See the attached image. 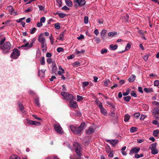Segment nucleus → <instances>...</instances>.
<instances>
[{"mask_svg":"<svg viewBox=\"0 0 159 159\" xmlns=\"http://www.w3.org/2000/svg\"><path fill=\"white\" fill-rule=\"evenodd\" d=\"M86 63V62L85 60L82 59L80 60V66L81 65H84Z\"/></svg>","mask_w":159,"mask_h":159,"instance_id":"nucleus-60","label":"nucleus"},{"mask_svg":"<svg viewBox=\"0 0 159 159\" xmlns=\"http://www.w3.org/2000/svg\"><path fill=\"white\" fill-rule=\"evenodd\" d=\"M75 100L76 97H75L69 101V105L71 107L75 108L78 106L76 102L75 101Z\"/></svg>","mask_w":159,"mask_h":159,"instance_id":"nucleus-7","label":"nucleus"},{"mask_svg":"<svg viewBox=\"0 0 159 159\" xmlns=\"http://www.w3.org/2000/svg\"><path fill=\"white\" fill-rule=\"evenodd\" d=\"M107 52V50L106 49H102L101 50V53L102 54L106 53Z\"/></svg>","mask_w":159,"mask_h":159,"instance_id":"nucleus-51","label":"nucleus"},{"mask_svg":"<svg viewBox=\"0 0 159 159\" xmlns=\"http://www.w3.org/2000/svg\"><path fill=\"white\" fill-rule=\"evenodd\" d=\"M131 95L135 97H136L137 96V95L135 92V91L134 90H133L131 91V93H130Z\"/></svg>","mask_w":159,"mask_h":159,"instance_id":"nucleus-41","label":"nucleus"},{"mask_svg":"<svg viewBox=\"0 0 159 159\" xmlns=\"http://www.w3.org/2000/svg\"><path fill=\"white\" fill-rule=\"evenodd\" d=\"M54 27L55 29L57 30H59L61 28L60 24L59 23H56L54 24Z\"/></svg>","mask_w":159,"mask_h":159,"instance_id":"nucleus-32","label":"nucleus"},{"mask_svg":"<svg viewBox=\"0 0 159 159\" xmlns=\"http://www.w3.org/2000/svg\"><path fill=\"white\" fill-rule=\"evenodd\" d=\"M19 107L20 108V110L22 111V112H24V111H23L24 109V107L23 106V105L21 104H20L19 105Z\"/></svg>","mask_w":159,"mask_h":159,"instance_id":"nucleus-43","label":"nucleus"},{"mask_svg":"<svg viewBox=\"0 0 159 159\" xmlns=\"http://www.w3.org/2000/svg\"><path fill=\"white\" fill-rule=\"evenodd\" d=\"M137 128L135 127H132L130 129V132L131 133H134L137 131Z\"/></svg>","mask_w":159,"mask_h":159,"instance_id":"nucleus-29","label":"nucleus"},{"mask_svg":"<svg viewBox=\"0 0 159 159\" xmlns=\"http://www.w3.org/2000/svg\"><path fill=\"white\" fill-rule=\"evenodd\" d=\"M89 84L88 82H84L82 83V85L84 89H85V87Z\"/></svg>","mask_w":159,"mask_h":159,"instance_id":"nucleus-38","label":"nucleus"},{"mask_svg":"<svg viewBox=\"0 0 159 159\" xmlns=\"http://www.w3.org/2000/svg\"><path fill=\"white\" fill-rule=\"evenodd\" d=\"M20 54V52L19 50L16 48H14L11 53L10 57L13 59H17Z\"/></svg>","mask_w":159,"mask_h":159,"instance_id":"nucleus-3","label":"nucleus"},{"mask_svg":"<svg viewBox=\"0 0 159 159\" xmlns=\"http://www.w3.org/2000/svg\"><path fill=\"white\" fill-rule=\"evenodd\" d=\"M95 41L97 43H99L100 42V39L98 37L94 38Z\"/></svg>","mask_w":159,"mask_h":159,"instance_id":"nucleus-47","label":"nucleus"},{"mask_svg":"<svg viewBox=\"0 0 159 159\" xmlns=\"http://www.w3.org/2000/svg\"><path fill=\"white\" fill-rule=\"evenodd\" d=\"M72 65L74 67H77L80 65V62L78 61L75 62L73 63Z\"/></svg>","mask_w":159,"mask_h":159,"instance_id":"nucleus-36","label":"nucleus"},{"mask_svg":"<svg viewBox=\"0 0 159 159\" xmlns=\"http://www.w3.org/2000/svg\"><path fill=\"white\" fill-rule=\"evenodd\" d=\"M64 33H60L57 39L61 41H63L64 40Z\"/></svg>","mask_w":159,"mask_h":159,"instance_id":"nucleus-23","label":"nucleus"},{"mask_svg":"<svg viewBox=\"0 0 159 159\" xmlns=\"http://www.w3.org/2000/svg\"><path fill=\"white\" fill-rule=\"evenodd\" d=\"M86 125L85 123L84 122H82L80 124V132L83 130L86 127Z\"/></svg>","mask_w":159,"mask_h":159,"instance_id":"nucleus-18","label":"nucleus"},{"mask_svg":"<svg viewBox=\"0 0 159 159\" xmlns=\"http://www.w3.org/2000/svg\"><path fill=\"white\" fill-rule=\"evenodd\" d=\"M57 70V67H52V71L53 73H55Z\"/></svg>","mask_w":159,"mask_h":159,"instance_id":"nucleus-63","label":"nucleus"},{"mask_svg":"<svg viewBox=\"0 0 159 159\" xmlns=\"http://www.w3.org/2000/svg\"><path fill=\"white\" fill-rule=\"evenodd\" d=\"M153 115L157 118H159V108L155 107L152 110Z\"/></svg>","mask_w":159,"mask_h":159,"instance_id":"nucleus-9","label":"nucleus"},{"mask_svg":"<svg viewBox=\"0 0 159 159\" xmlns=\"http://www.w3.org/2000/svg\"><path fill=\"white\" fill-rule=\"evenodd\" d=\"M10 159H20L17 155H12L11 156Z\"/></svg>","mask_w":159,"mask_h":159,"instance_id":"nucleus-31","label":"nucleus"},{"mask_svg":"<svg viewBox=\"0 0 159 159\" xmlns=\"http://www.w3.org/2000/svg\"><path fill=\"white\" fill-rule=\"evenodd\" d=\"M110 82V81L109 79L106 80L104 82V85L105 86H107L108 85V84Z\"/></svg>","mask_w":159,"mask_h":159,"instance_id":"nucleus-45","label":"nucleus"},{"mask_svg":"<svg viewBox=\"0 0 159 159\" xmlns=\"http://www.w3.org/2000/svg\"><path fill=\"white\" fill-rule=\"evenodd\" d=\"M7 9L9 11L11 12L13 11L14 10V9L13 8V7L11 5L7 7Z\"/></svg>","mask_w":159,"mask_h":159,"instance_id":"nucleus-37","label":"nucleus"},{"mask_svg":"<svg viewBox=\"0 0 159 159\" xmlns=\"http://www.w3.org/2000/svg\"><path fill=\"white\" fill-rule=\"evenodd\" d=\"M41 45L42 51L44 53L46 52L47 49V43H43V44H41Z\"/></svg>","mask_w":159,"mask_h":159,"instance_id":"nucleus-15","label":"nucleus"},{"mask_svg":"<svg viewBox=\"0 0 159 159\" xmlns=\"http://www.w3.org/2000/svg\"><path fill=\"white\" fill-rule=\"evenodd\" d=\"M36 30V29L35 28H33L30 29V33L31 34H34Z\"/></svg>","mask_w":159,"mask_h":159,"instance_id":"nucleus-39","label":"nucleus"},{"mask_svg":"<svg viewBox=\"0 0 159 159\" xmlns=\"http://www.w3.org/2000/svg\"><path fill=\"white\" fill-rule=\"evenodd\" d=\"M124 99L126 102H129L131 98L130 96H128L127 97H124L123 98Z\"/></svg>","mask_w":159,"mask_h":159,"instance_id":"nucleus-34","label":"nucleus"},{"mask_svg":"<svg viewBox=\"0 0 159 159\" xmlns=\"http://www.w3.org/2000/svg\"><path fill=\"white\" fill-rule=\"evenodd\" d=\"M154 86H159V80H157L154 81Z\"/></svg>","mask_w":159,"mask_h":159,"instance_id":"nucleus-42","label":"nucleus"},{"mask_svg":"<svg viewBox=\"0 0 159 159\" xmlns=\"http://www.w3.org/2000/svg\"><path fill=\"white\" fill-rule=\"evenodd\" d=\"M66 4L69 7H72L73 6L72 2L70 0H65Z\"/></svg>","mask_w":159,"mask_h":159,"instance_id":"nucleus-17","label":"nucleus"},{"mask_svg":"<svg viewBox=\"0 0 159 159\" xmlns=\"http://www.w3.org/2000/svg\"><path fill=\"white\" fill-rule=\"evenodd\" d=\"M65 71L63 69H62L61 70H59L58 71V74L60 75H62V74L64 73Z\"/></svg>","mask_w":159,"mask_h":159,"instance_id":"nucleus-50","label":"nucleus"},{"mask_svg":"<svg viewBox=\"0 0 159 159\" xmlns=\"http://www.w3.org/2000/svg\"><path fill=\"white\" fill-rule=\"evenodd\" d=\"M34 102L36 105L38 107H39L40 106V103L39 102V98H36L34 100Z\"/></svg>","mask_w":159,"mask_h":159,"instance_id":"nucleus-25","label":"nucleus"},{"mask_svg":"<svg viewBox=\"0 0 159 159\" xmlns=\"http://www.w3.org/2000/svg\"><path fill=\"white\" fill-rule=\"evenodd\" d=\"M58 15L59 16L60 18H63L66 16V15L65 14L63 13H59L58 14Z\"/></svg>","mask_w":159,"mask_h":159,"instance_id":"nucleus-40","label":"nucleus"},{"mask_svg":"<svg viewBox=\"0 0 159 159\" xmlns=\"http://www.w3.org/2000/svg\"><path fill=\"white\" fill-rule=\"evenodd\" d=\"M130 117V116L129 115L127 114H125L124 116V121L126 122H128L129 120Z\"/></svg>","mask_w":159,"mask_h":159,"instance_id":"nucleus-20","label":"nucleus"},{"mask_svg":"<svg viewBox=\"0 0 159 159\" xmlns=\"http://www.w3.org/2000/svg\"><path fill=\"white\" fill-rule=\"evenodd\" d=\"M143 90L144 92L147 93L152 92L153 91V89L152 88H145L143 89Z\"/></svg>","mask_w":159,"mask_h":159,"instance_id":"nucleus-21","label":"nucleus"},{"mask_svg":"<svg viewBox=\"0 0 159 159\" xmlns=\"http://www.w3.org/2000/svg\"><path fill=\"white\" fill-rule=\"evenodd\" d=\"M47 61L48 64H51L53 61L51 58H48L47 60Z\"/></svg>","mask_w":159,"mask_h":159,"instance_id":"nucleus-61","label":"nucleus"},{"mask_svg":"<svg viewBox=\"0 0 159 159\" xmlns=\"http://www.w3.org/2000/svg\"><path fill=\"white\" fill-rule=\"evenodd\" d=\"M45 20V18L44 17H41L40 20V21L41 23H44Z\"/></svg>","mask_w":159,"mask_h":159,"instance_id":"nucleus-53","label":"nucleus"},{"mask_svg":"<svg viewBox=\"0 0 159 159\" xmlns=\"http://www.w3.org/2000/svg\"><path fill=\"white\" fill-rule=\"evenodd\" d=\"M64 49L61 47L58 48L57 49V51L58 52H62L64 51Z\"/></svg>","mask_w":159,"mask_h":159,"instance_id":"nucleus-44","label":"nucleus"},{"mask_svg":"<svg viewBox=\"0 0 159 159\" xmlns=\"http://www.w3.org/2000/svg\"><path fill=\"white\" fill-rule=\"evenodd\" d=\"M38 40L39 42L41 44H43V43H46L45 39L43 36V34L42 33L41 34L39 35L38 37Z\"/></svg>","mask_w":159,"mask_h":159,"instance_id":"nucleus-10","label":"nucleus"},{"mask_svg":"<svg viewBox=\"0 0 159 159\" xmlns=\"http://www.w3.org/2000/svg\"><path fill=\"white\" fill-rule=\"evenodd\" d=\"M117 46L116 45H113L112 44H111L110 45V47L111 49L112 50H115L117 49Z\"/></svg>","mask_w":159,"mask_h":159,"instance_id":"nucleus-27","label":"nucleus"},{"mask_svg":"<svg viewBox=\"0 0 159 159\" xmlns=\"http://www.w3.org/2000/svg\"><path fill=\"white\" fill-rule=\"evenodd\" d=\"M73 148L74 149L76 154L74 155V157L70 156V159H80V144L77 142H75L73 144Z\"/></svg>","mask_w":159,"mask_h":159,"instance_id":"nucleus-2","label":"nucleus"},{"mask_svg":"<svg viewBox=\"0 0 159 159\" xmlns=\"http://www.w3.org/2000/svg\"><path fill=\"white\" fill-rule=\"evenodd\" d=\"M100 110L101 113L103 115L106 116L107 115V111L106 110L104 107L102 108Z\"/></svg>","mask_w":159,"mask_h":159,"instance_id":"nucleus-24","label":"nucleus"},{"mask_svg":"<svg viewBox=\"0 0 159 159\" xmlns=\"http://www.w3.org/2000/svg\"><path fill=\"white\" fill-rule=\"evenodd\" d=\"M135 76L134 75H132L129 79V82H133L135 80Z\"/></svg>","mask_w":159,"mask_h":159,"instance_id":"nucleus-22","label":"nucleus"},{"mask_svg":"<svg viewBox=\"0 0 159 159\" xmlns=\"http://www.w3.org/2000/svg\"><path fill=\"white\" fill-rule=\"evenodd\" d=\"M10 22V20H8L4 22H3L2 23V24L4 25H9Z\"/></svg>","mask_w":159,"mask_h":159,"instance_id":"nucleus-58","label":"nucleus"},{"mask_svg":"<svg viewBox=\"0 0 159 159\" xmlns=\"http://www.w3.org/2000/svg\"><path fill=\"white\" fill-rule=\"evenodd\" d=\"M89 18L87 16L84 17V23L85 24H87L88 22Z\"/></svg>","mask_w":159,"mask_h":159,"instance_id":"nucleus-49","label":"nucleus"},{"mask_svg":"<svg viewBox=\"0 0 159 159\" xmlns=\"http://www.w3.org/2000/svg\"><path fill=\"white\" fill-rule=\"evenodd\" d=\"M74 7L75 8H77L80 6V0H74Z\"/></svg>","mask_w":159,"mask_h":159,"instance_id":"nucleus-19","label":"nucleus"},{"mask_svg":"<svg viewBox=\"0 0 159 159\" xmlns=\"http://www.w3.org/2000/svg\"><path fill=\"white\" fill-rule=\"evenodd\" d=\"M130 47H131L130 44L129 43H128L127 44V45L125 48L126 50H129L130 48Z\"/></svg>","mask_w":159,"mask_h":159,"instance_id":"nucleus-56","label":"nucleus"},{"mask_svg":"<svg viewBox=\"0 0 159 159\" xmlns=\"http://www.w3.org/2000/svg\"><path fill=\"white\" fill-rule=\"evenodd\" d=\"M86 3L85 0H80V6H82L84 5Z\"/></svg>","mask_w":159,"mask_h":159,"instance_id":"nucleus-46","label":"nucleus"},{"mask_svg":"<svg viewBox=\"0 0 159 159\" xmlns=\"http://www.w3.org/2000/svg\"><path fill=\"white\" fill-rule=\"evenodd\" d=\"M117 33L116 32H112L108 33V35L109 36L112 37L117 35Z\"/></svg>","mask_w":159,"mask_h":159,"instance_id":"nucleus-28","label":"nucleus"},{"mask_svg":"<svg viewBox=\"0 0 159 159\" xmlns=\"http://www.w3.org/2000/svg\"><path fill=\"white\" fill-rule=\"evenodd\" d=\"M33 46V43L29 44L28 42L26 43L25 44L21 46L20 47H19L18 48L20 49V48L26 47L27 49L32 48Z\"/></svg>","mask_w":159,"mask_h":159,"instance_id":"nucleus-14","label":"nucleus"},{"mask_svg":"<svg viewBox=\"0 0 159 159\" xmlns=\"http://www.w3.org/2000/svg\"><path fill=\"white\" fill-rule=\"evenodd\" d=\"M27 124L29 125H41V123L40 122L36 121H34L29 119H26Z\"/></svg>","mask_w":159,"mask_h":159,"instance_id":"nucleus-8","label":"nucleus"},{"mask_svg":"<svg viewBox=\"0 0 159 159\" xmlns=\"http://www.w3.org/2000/svg\"><path fill=\"white\" fill-rule=\"evenodd\" d=\"M124 18L126 21H127L129 18V15L127 14H125L124 15Z\"/></svg>","mask_w":159,"mask_h":159,"instance_id":"nucleus-52","label":"nucleus"},{"mask_svg":"<svg viewBox=\"0 0 159 159\" xmlns=\"http://www.w3.org/2000/svg\"><path fill=\"white\" fill-rule=\"evenodd\" d=\"M50 41L52 44H53L54 43V39L52 37V35L51 34L50 36L49 37Z\"/></svg>","mask_w":159,"mask_h":159,"instance_id":"nucleus-48","label":"nucleus"},{"mask_svg":"<svg viewBox=\"0 0 159 159\" xmlns=\"http://www.w3.org/2000/svg\"><path fill=\"white\" fill-rule=\"evenodd\" d=\"M75 57V55L73 54L71 55H70L68 56L67 58L68 59H73Z\"/></svg>","mask_w":159,"mask_h":159,"instance_id":"nucleus-59","label":"nucleus"},{"mask_svg":"<svg viewBox=\"0 0 159 159\" xmlns=\"http://www.w3.org/2000/svg\"><path fill=\"white\" fill-rule=\"evenodd\" d=\"M106 33L107 30H102L101 32V38L103 40H104L106 38Z\"/></svg>","mask_w":159,"mask_h":159,"instance_id":"nucleus-13","label":"nucleus"},{"mask_svg":"<svg viewBox=\"0 0 159 159\" xmlns=\"http://www.w3.org/2000/svg\"><path fill=\"white\" fill-rule=\"evenodd\" d=\"M52 56V53L50 52H47L46 54V57L49 58H50V57H51Z\"/></svg>","mask_w":159,"mask_h":159,"instance_id":"nucleus-64","label":"nucleus"},{"mask_svg":"<svg viewBox=\"0 0 159 159\" xmlns=\"http://www.w3.org/2000/svg\"><path fill=\"white\" fill-rule=\"evenodd\" d=\"M95 132L94 129L92 126L89 127L88 129L86 130V134L87 135H90Z\"/></svg>","mask_w":159,"mask_h":159,"instance_id":"nucleus-11","label":"nucleus"},{"mask_svg":"<svg viewBox=\"0 0 159 159\" xmlns=\"http://www.w3.org/2000/svg\"><path fill=\"white\" fill-rule=\"evenodd\" d=\"M159 133V130L158 129H156L153 131V135L155 137H157Z\"/></svg>","mask_w":159,"mask_h":159,"instance_id":"nucleus-26","label":"nucleus"},{"mask_svg":"<svg viewBox=\"0 0 159 159\" xmlns=\"http://www.w3.org/2000/svg\"><path fill=\"white\" fill-rule=\"evenodd\" d=\"M151 150V153L152 154H156L158 153V150L157 149H153Z\"/></svg>","mask_w":159,"mask_h":159,"instance_id":"nucleus-30","label":"nucleus"},{"mask_svg":"<svg viewBox=\"0 0 159 159\" xmlns=\"http://www.w3.org/2000/svg\"><path fill=\"white\" fill-rule=\"evenodd\" d=\"M71 130L74 134H79L80 133V126L76 127L73 125L70 126Z\"/></svg>","mask_w":159,"mask_h":159,"instance_id":"nucleus-6","label":"nucleus"},{"mask_svg":"<svg viewBox=\"0 0 159 159\" xmlns=\"http://www.w3.org/2000/svg\"><path fill=\"white\" fill-rule=\"evenodd\" d=\"M107 142H109L110 143L113 145V146H115L118 143V141L117 140H107Z\"/></svg>","mask_w":159,"mask_h":159,"instance_id":"nucleus-16","label":"nucleus"},{"mask_svg":"<svg viewBox=\"0 0 159 159\" xmlns=\"http://www.w3.org/2000/svg\"><path fill=\"white\" fill-rule=\"evenodd\" d=\"M156 145H157V143H153L151 145V146L150 147V148L151 149V150H152V149H154L156 148Z\"/></svg>","mask_w":159,"mask_h":159,"instance_id":"nucleus-35","label":"nucleus"},{"mask_svg":"<svg viewBox=\"0 0 159 159\" xmlns=\"http://www.w3.org/2000/svg\"><path fill=\"white\" fill-rule=\"evenodd\" d=\"M140 150V148H137L136 147H133L130 151L129 154L131 155L132 153H137L139 152Z\"/></svg>","mask_w":159,"mask_h":159,"instance_id":"nucleus-12","label":"nucleus"},{"mask_svg":"<svg viewBox=\"0 0 159 159\" xmlns=\"http://www.w3.org/2000/svg\"><path fill=\"white\" fill-rule=\"evenodd\" d=\"M32 11V8L31 7H28L27 9L26 10H25V11L26 13H28L30 11Z\"/></svg>","mask_w":159,"mask_h":159,"instance_id":"nucleus-62","label":"nucleus"},{"mask_svg":"<svg viewBox=\"0 0 159 159\" xmlns=\"http://www.w3.org/2000/svg\"><path fill=\"white\" fill-rule=\"evenodd\" d=\"M6 40L5 37L2 39L0 41V48L3 53H6L10 52V50L12 47V45L9 41L4 43Z\"/></svg>","mask_w":159,"mask_h":159,"instance_id":"nucleus-1","label":"nucleus"},{"mask_svg":"<svg viewBox=\"0 0 159 159\" xmlns=\"http://www.w3.org/2000/svg\"><path fill=\"white\" fill-rule=\"evenodd\" d=\"M56 2L59 5L60 7L62 6V0H57Z\"/></svg>","mask_w":159,"mask_h":159,"instance_id":"nucleus-54","label":"nucleus"},{"mask_svg":"<svg viewBox=\"0 0 159 159\" xmlns=\"http://www.w3.org/2000/svg\"><path fill=\"white\" fill-rule=\"evenodd\" d=\"M152 104L154 105L157 106L158 107H157L158 108H159V102H156V101H154V102H152Z\"/></svg>","mask_w":159,"mask_h":159,"instance_id":"nucleus-57","label":"nucleus"},{"mask_svg":"<svg viewBox=\"0 0 159 159\" xmlns=\"http://www.w3.org/2000/svg\"><path fill=\"white\" fill-rule=\"evenodd\" d=\"M53 127L57 133L62 134L63 133V130L59 123H57L54 124Z\"/></svg>","mask_w":159,"mask_h":159,"instance_id":"nucleus-5","label":"nucleus"},{"mask_svg":"<svg viewBox=\"0 0 159 159\" xmlns=\"http://www.w3.org/2000/svg\"><path fill=\"white\" fill-rule=\"evenodd\" d=\"M61 9L65 11H68L70 9L66 6H65L62 7Z\"/></svg>","mask_w":159,"mask_h":159,"instance_id":"nucleus-55","label":"nucleus"},{"mask_svg":"<svg viewBox=\"0 0 159 159\" xmlns=\"http://www.w3.org/2000/svg\"><path fill=\"white\" fill-rule=\"evenodd\" d=\"M40 63L41 65H44L45 64V58L44 57H41V59L40 61Z\"/></svg>","mask_w":159,"mask_h":159,"instance_id":"nucleus-33","label":"nucleus"},{"mask_svg":"<svg viewBox=\"0 0 159 159\" xmlns=\"http://www.w3.org/2000/svg\"><path fill=\"white\" fill-rule=\"evenodd\" d=\"M61 94L63 96L64 99L69 100V101L75 97L74 96L72 95L67 92H61Z\"/></svg>","mask_w":159,"mask_h":159,"instance_id":"nucleus-4","label":"nucleus"}]
</instances>
